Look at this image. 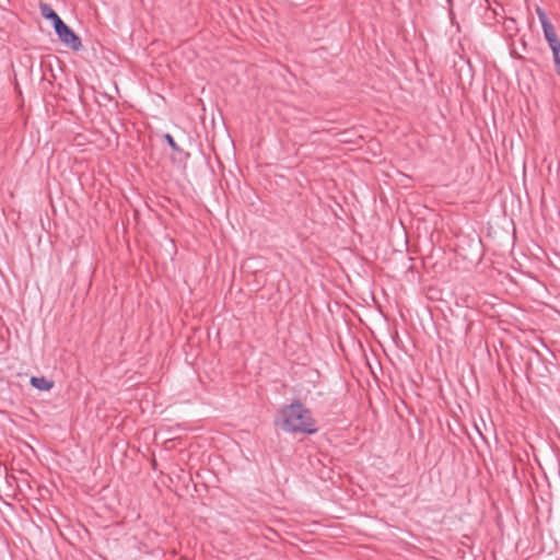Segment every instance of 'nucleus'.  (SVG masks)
Listing matches in <instances>:
<instances>
[{"mask_svg": "<svg viewBox=\"0 0 560 560\" xmlns=\"http://www.w3.org/2000/svg\"><path fill=\"white\" fill-rule=\"evenodd\" d=\"M275 424L288 433L312 435L318 431L311 410L300 400H293L278 411Z\"/></svg>", "mask_w": 560, "mask_h": 560, "instance_id": "1", "label": "nucleus"}, {"mask_svg": "<svg viewBox=\"0 0 560 560\" xmlns=\"http://www.w3.org/2000/svg\"><path fill=\"white\" fill-rule=\"evenodd\" d=\"M54 30L58 36V39L70 49L78 51L82 48L81 38L63 21L57 22V25L54 27Z\"/></svg>", "mask_w": 560, "mask_h": 560, "instance_id": "2", "label": "nucleus"}, {"mask_svg": "<svg viewBox=\"0 0 560 560\" xmlns=\"http://www.w3.org/2000/svg\"><path fill=\"white\" fill-rule=\"evenodd\" d=\"M537 15L541 23L544 36H545V39L547 40V43L551 44V43L558 40L559 38L557 35L556 28H555L553 24L550 22V20L548 19L546 12L542 9L537 8Z\"/></svg>", "mask_w": 560, "mask_h": 560, "instance_id": "3", "label": "nucleus"}, {"mask_svg": "<svg viewBox=\"0 0 560 560\" xmlns=\"http://www.w3.org/2000/svg\"><path fill=\"white\" fill-rule=\"evenodd\" d=\"M30 383L34 388L42 392H48L55 385L52 380H49L45 376H32Z\"/></svg>", "mask_w": 560, "mask_h": 560, "instance_id": "4", "label": "nucleus"}, {"mask_svg": "<svg viewBox=\"0 0 560 560\" xmlns=\"http://www.w3.org/2000/svg\"><path fill=\"white\" fill-rule=\"evenodd\" d=\"M40 14L44 19L51 21L52 27L57 25V22H61V18L57 14V12L51 8L48 3H40L39 5Z\"/></svg>", "mask_w": 560, "mask_h": 560, "instance_id": "5", "label": "nucleus"}, {"mask_svg": "<svg viewBox=\"0 0 560 560\" xmlns=\"http://www.w3.org/2000/svg\"><path fill=\"white\" fill-rule=\"evenodd\" d=\"M553 57L555 62V71L560 77V40H556L551 44H548Z\"/></svg>", "mask_w": 560, "mask_h": 560, "instance_id": "6", "label": "nucleus"}, {"mask_svg": "<svg viewBox=\"0 0 560 560\" xmlns=\"http://www.w3.org/2000/svg\"><path fill=\"white\" fill-rule=\"evenodd\" d=\"M164 140L166 141V143L171 147V149L176 152V153H179V154H183L185 155L186 158L189 155L187 152H184V150L182 148L178 147V144L176 143V141L174 140V138L172 137V135L170 133H165L163 136Z\"/></svg>", "mask_w": 560, "mask_h": 560, "instance_id": "7", "label": "nucleus"}]
</instances>
